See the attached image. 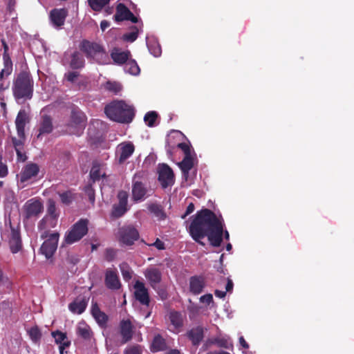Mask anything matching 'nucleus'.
<instances>
[{
    "label": "nucleus",
    "instance_id": "nucleus-1",
    "mask_svg": "<svg viewBox=\"0 0 354 354\" xmlns=\"http://www.w3.org/2000/svg\"><path fill=\"white\" fill-rule=\"evenodd\" d=\"M192 218L189 232L195 241L204 245L201 239L207 236L211 245L219 247L221 245L223 224L214 212L205 208L198 211Z\"/></svg>",
    "mask_w": 354,
    "mask_h": 354
},
{
    "label": "nucleus",
    "instance_id": "nucleus-2",
    "mask_svg": "<svg viewBox=\"0 0 354 354\" xmlns=\"http://www.w3.org/2000/svg\"><path fill=\"white\" fill-rule=\"evenodd\" d=\"M104 113L112 121L129 124L135 117V109L124 100H113L104 107Z\"/></svg>",
    "mask_w": 354,
    "mask_h": 354
},
{
    "label": "nucleus",
    "instance_id": "nucleus-3",
    "mask_svg": "<svg viewBox=\"0 0 354 354\" xmlns=\"http://www.w3.org/2000/svg\"><path fill=\"white\" fill-rule=\"evenodd\" d=\"M34 80L30 72H20L13 82L12 93L16 100H30L33 95Z\"/></svg>",
    "mask_w": 354,
    "mask_h": 354
},
{
    "label": "nucleus",
    "instance_id": "nucleus-4",
    "mask_svg": "<svg viewBox=\"0 0 354 354\" xmlns=\"http://www.w3.org/2000/svg\"><path fill=\"white\" fill-rule=\"evenodd\" d=\"M80 50L84 53L88 59H93L100 64L104 63L102 59L107 55L104 48L96 42L83 39L79 46Z\"/></svg>",
    "mask_w": 354,
    "mask_h": 354
},
{
    "label": "nucleus",
    "instance_id": "nucleus-5",
    "mask_svg": "<svg viewBox=\"0 0 354 354\" xmlns=\"http://www.w3.org/2000/svg\"><path fill=\"white\" fill-rule=\"evenodd\" d=\"M88 220L81 218L74 223L64 235V242L71 245L81 240L88 232Z\"/></svg>",
    "mask_w": 354,
    "mask_h": 354
},
{
    "label": "nucleus",
    "instance_id": "nucleus-6",
    "mask_svg": "<svg viewBox=\"0 0 354 354\" xmlns=\"http://www.w3.org/2000/svg\"><path fill=\"white\" fill-rule=\"evenodd\" d=\"M48 232H45L42 235L41 238L48 239L42 243L40 251L47 259L52 257L57 248L58 241L59 238V234L58 232L51 233L48 236Z\"/></svg>",
    "mask_w": 354,
    "mask_h": 354
},
{
    "label": "nucleus",
    "instance_id": "nucleus-7",
    "mask_svg": "<svg viewBox=\"0 0 354 354\" xmlns=\"http://www.w3.org/2000/svg\"><path fill=\"white\" fill-rule=\"evenodd\" d=\"M142 178V174L136 173L132 179V198L136 202L143 201L147 195L148 189Z\"/></svg>",
    "mask_w": 354,
    "mask_h": 354
},
{
    "label": "nucleus",
    "instance_id": "nucleus-8",
    "mask_svg": "<svg viewBox=\"0 0 354 354\" xmlns=\"http://www.w3.org/2000/svg\"><path fill=\"white\" fill-rule=\"evenodd\" d=\"M120 241L127 245H131L139 237L138 230L133 225H124L119 229Z\"/></svg>",
    "mask_w": 354,
    "mask_h": 354
},
{
    "label": "nucleus",
    "instance_id": "nucleus-9",
    "mask_svg": "<svg viewBox=\"0 0 354 354\" xmlns=\"http://www.w3.org/2000/svg\"><path fill=\"white\" fill-rule=\"evenodd\" d=\"M135 146L130 141L122 142L116 148L115 156L120 165L124 164L134 153Z\"/></svg>",
    "mask_w": 354,
    "mask_h": 354
},
{
    "label": "nucleus",
    "instance_id": "nucleus-10",
    "mask_svg": "<svg viewBox=\"0 0 354 354\" xmlns=\"http://www.w3.org/2000/svg\"><path fill=\"white\" fill-rule=\"evenodd\" d=\"M118 203L113 206L111 216L113 218L122 216L128 210V194L125 191H120L118 194Z\"/></svg>",
    "mask_w": 354,
    "mask_h": 354
},
{
    "label": "nucleus",
    "instance_id": "nucleus-11",
    "mask_svg": "<svg viewBox=\"0 0 354 354\" xmlns=\"http://www.w3.org/2000/svg\"><path fill=\"white\" fill-rule=\"evenodd\" d=\"M104 284L106 287L111 290H118L121 286V282L115 268H107L104 273Z\"/></svg>",
    "mask_w": 354,
    "mask_h": 354
},
{
    "label": "nucleus",
    "instance_id": "nucleus-12",
    "mask_svg": "<svg viewBox=\"0 0 354 354\" xmlns=\"http://www.w3.org/2000/svg\"><path fill=\"white\" fill-rule=\"evenodd\" d=\"M44 209L43 204L39 200L30 199L24 205L25 218L28 219L37 217Z\"/></svg>",
    "mask_w": 354,
    "mask_h": 354
},
{
    "label": "nucleus",
    "instance_id": "nucleus-13",
    "mask_svg": "<svg viewBox=\"0 0 354 354\" xmlns=\"http://www.w3.org/2000/svg\"><path fill=\"white\" fill-rule=\"evenodd\" d=\"M9 224L11 230L9 246L12 253L16 254L19 252L22 248L19 226L17 225L16 227H13L10 220L9 221Z\"/></svg>",
    "mask_w": 354,
    "mask_h": 354
},
{
    "label": "nucleus",
    "instance_id": "nucleus-14",
    "mask_svg": "<svg viewBox=\"0 0 354 354\" xmlns=\"http://www.w3.org/2000/svg\"><path fill=\"white\" fill-rule=\"evenodd\" d=\"M134 297L140 304L146 306H149L150 297L148 289L145 287L143 282L136 281L134 286Z\"/></svg>",
    "mask_w": 354,
    "mask_h": 354
},
{
    "label": "nucleus",
    "instance_id": "nucleus-15",
    "mask_svg": "<svg viewBox=\"0 0 354 354\" xmlns=\"http://www.w3.org/2000/svg\"><path fill=\"white\" fill-rule=\"evenodd\" d=\"M30 122V117L25 109H21L15 119V126L19 138H26L25 127Z\"/></svg>",
    "mask_w": 354,
    "mask_h": 354
},
{
    "label": "nucleus",
    "instance_id": "nucleus-16",
    "mask_svg": "<svg viewBox=\"0 0 354 354\" xmlns=\"http://www.w3.org/2000/svg\"><path fill=\"white\" fill-rule=\"evenodd\" d=\"M158 180L162 188L165 189L174 183L173 170L167 165H162L158 172Z\"/></svg>",
    "mask_w": 354,
    "mask_h": 354
},
{
    "label": "nucleus",
    "instance_id": "nucleus-17",
    "mask_svg": "<svg viewBox=\"0 0 354 354\" xmlns=\"http://www.w3.org/2000/svg\"><path fill=\"white\" fill-rule=\"evenodd\" d=\"M39 172V167L34 162L26 164L20 172V182L26 183L36 177Z\"/></svg>",
    "mask_w": 354,
    "mask_h": 354
},
{
    "label": "nucleus",
    "instance_id": "nucleus-18",
    "mask_svg": "<svg viewBox=\"0 0 354 354\" xmlns=\"http://www.w3.org/2000/svg\"><path fill=\"white\" fill-rule=\"evenodd\" d=\"M144 275L153 289H156L162 281V272L155 267L147 268L144 272Z\"/></svg>",
    "mask_w": 354,
    "mask_h": 354
},
{
    "label": "nucleus",
    "instance_id": "nucleus-19",
    "mask_svg": "<svg viewBox=\"0 0 354 354\" xmlns=\"http://www.w3.org/2000/svg\"><path fill=\"white\" fill-rule=\"evenodd\" d=\"M67 15L66 9L54 8L50 11L49 17L52 24L56 28H59L64 24Z\"/></svg>",
    "mask_w": 354,
    "mask_h": 354
},
{
    "label": "nucleus",
    "instance_id": "nucleus-20",
    "mask_svg": "<svg viewBox=\"0 0 354 354\" xmlns=\"http://www.w3.org/2000/svg\"><path fill=\"white\" fill-rule=\"evenodd\" d=\"M120 334L122 337V343L129 342L133 334V326L129 319H122L119 325Z\"/></svg>",
    "mask_w": 354,
    "mask_h": 354
},
{
    "label": "nucleus",
    "instance_id": "nucleus-21",
    "mask_svg": "<svg viewBox=\"0 0 354 354\" xmlns=\"http://www.w3.org/2000/svg\"><path fill=\"white\" fill-rule=\"evenodd\" d=\"M53 130V120L50 115H44L41 116L38 129L39 133L37 138L40 139L44 135L50 134Z\"/></svg>",
    "mask_w": 354,
    "mask_h": 354
},
{
    "label": "nucleus",
    "instance_id": "nucleus-22",
    "mask_svg": "<svg viewBox=\"0 0 354 354\" xmlns=\"http://www.w3.org/2000/svg\"><path fill=\"white\" fill-rule=\"evenodd\" d=\"M186 336L193 346H198L204 338V328L201 326L193 327L187 330Z\"/></svg>",
    "mask_w": 354,
    "mask_h": 354
},
{
    "label": "nucleus",
    "instance_id": "nucleus-23",
    "mask_svg": "<svg viewBox=\"0 0 354 354\" xmlns=\"http://www.w3.org/2000/svg\"><path fill=\"white\" fill-rule=\"evenodd\" d=\"M86 117L85 114L77 109H73L71 111L69 125L84 128L86 124Z\"/></svg>",
    "mask_w": 354,
    "mask_h": 354
},
{
    "label": "nucleus",
    "instance_id": "nucleus-24",
    "mask_svg": "<svg viewBox=\"0 0 354 354\" xmlns=\"http://www.w3.org/2000/svg\"><path fill=\"white\" fill-rule=\"evenodd\" d=\"M205 286V281L203 276H193L189 279V291L195 295L201 294Z\"/></svg>",
    "mask_w": 354,
    "mask_h": 354
},
{
    "label": "nucleus",
    "instance_id": "nucleus-25",
    "mask_svg": "<svg viewBox=\"0 0 354 354\" xmlns=\"http://www.w3.org/2000/svg\"><path fill=\"white\" fill-rule=\"evenodd\" d=\"M103 164H101L98 161H93L92 167L90 170L89 176L92 183H95L99 181L101 178H105L106 177V173L103 171Z\"/></svg>",
    "mask_w": 354,
    "mask_h": 354
},
{
    "label": "nucleus",
    "instance_id": "nucleus-26",
    "mask_svg": "<svg viewBox=\"0 0 354 354\" xmlns=\"http://www.w3.org/2000/svg\"><path fill=\"white\" fill-rule=\"evenodd\" d=\"M51 335L55 338V343L59 344L60 354H64V349L71 345V341L68 339L66 333L57 330L53 331Z\"/></svg>",
    "mask_w": 354,
    "mask_h": 354
},
{
    "label": "nucleus",
    "instance_id": "nucleus-27",
    "mask_svg": "<svg viewBox=\"0 0 354 354\" xmlns=\"http://www.w3.org/2000/svg\"><path fill=\"white\" fill-rule=\"evenodd\" d=\"M130 57L131 53L129 50L122 51L117 48H113L111 53V57L113 62L118 65L125 64Z\"/></svg>",
    "mask_w": 354,
    "mask_h": 354
},
{
    "label": "nucleus",
    "instance_id": "nucleus-28",
    "mask_svg": "<svg viewBox=\"0 0 354 354\" xmlns=\"http://www.w3.org/2000/svg\"><path fill=\"white\" fill-rule=\"evenodd\" d=\"M91 314L101 327L106 326L108 322V316L100 310L97 303L92 304Z\"/></svg>",
    "mask_w": 354,
    "mask_h": 354
},
{
    "label": "nucleus",
    "instance_id": "nucleus-29",
    "mask_svg": "<svg viewBox=\"0 0 354 354\" xmlns=\"http://www.w3.org/2000/svg\"><path fill=\"white\" fill-rule=\"evenodd\" d=\"M169 320L174 330H179L183 326L184 319L182 313L178 311L171 310L169 313Z\"/></svg>",
    "mask_w": 354,
    "mask_h": 354
},
{
    "label": "nucleus",
    "instance_id": "nucleus-30",
    "mask_svg": "<svg viewBox=\"0 0 354 354\" xmlns=\"http://www.w3.org/2000/svg\"><path fill=\"white\" fill-rule=\"evenodd\" d=\"M131 10L122 3H120L116 6V12L113 16L114 20L117 22L127 21Z\"/></svg>",
    "mask_w": 354,
    "mask_h": 354
},
{
    "label": "nucleus",
    "instance_id": "nucleus-31",
    "mask_svg": "<svg viewBox=\"0 0 354 354\" xmlns=\"http://www.w3.org/2000/svg\"><path fill=\"white\" fill-rule=\"evenodd\" d=\"M178 166L181 169L183 176L187 179L189 171L194 167V158L192 155L185 156L183 160L178 163Z\"/></svg>",
    "mask_w": 354,
    "mask_h": 354
},
{
    "label": "nucleus",
    "instance_id": "nucleus-32",
    "mask_svg": "<svg viewBox=\"0 0 354 354\" xmlns=\"http://www.w3.org/2000/svg\"><path fill=\"white\" fill-rule=\"evenodd\" d=\"M86 306L87 301L85 299H77L69 304L68 308L72 313L80 315L86 310Z\"/></svg>",
    "mask_w": 354,
    "mask_h": 354
},
{
    "label": "nucleus",
    "instance_id": "nucleus-33",
    "mask_svg": "<svg viewBox=\"0 0 354 354\" xmlns=\"http://www.w3.org/2000/svg\"><path fill=\"white\" fill-rule=\"evenodd\" d=\"M84 63V59L80 52L75 51L72 54L70 66L73 69H79L83 68Z\"/></svg>",
    "mask_w": 354,
    "mask_h": 354
},
{
    "label": "nucleus",
    "instance_id": "nucleus-34",
    "mask_svg": "<svg viewBox=\"0 0 354 354\" xmlns=\"http://www.w3.org/2000/svg\"><path fill=\"white\" fill-rule=\"evenodd\" d=\"M167 348V344L165 339L160 335H157L154 337L151 350L153 352H158L165 351Z\"/></svg>",
    "mask_w": 354,
    "mask_h": 354
},
{
    "label": "nucleus",
    "instance_id": "nucleus-35",
    "mask_svg": "<svg viewBox=\"0 0 354 354\" xmlns=\"http://www.w3.org/2000/svg\"><path fill=\"white\" fill-rule=\"evenodd\" d=\"M77 334L85 340H91L93 333L90 328L86 324H80L77 328Z\"/></svg>",
    "mask_w": 354,
    "mask_h": 354
},
{
    "label": "nucleus",
    "instance_id": "nucleus-36",
    "mask_svg": "<svg viewBox=\"0 0 354 354\" xmlns=\"http://www.w3.org/2000/svg\"><path fill=\"white\" fill-rule=\"evenodd\" d=\"M124 70L133 75H137L140 73V69L137 62L134 59L129 58L125 63Z\"/></svg>",
    "mask_w": 354,
    "mask_h": 354
},
{
    "label": "nucleus",
    "instance_id": "nucleus-37",
    "mask_svg": "<svg viewBox=\"0 0 354 354\" xmlns=\"http://www.w3.org/2000/svg\"><path fill=\"white\" fill-rule=\"evenodd\" d=\"M148 209L158 219L164 220L166 218V214L160 205L153 203L149 206Z\"/></svg>",
    "mask_w": 354,
    "mask_h": 354
},
{
    "label": "nucleus",
    "instance_id": "nucleus-38",
    "mask_svg": "<svg viewBox=\"0 0 354 354\" xmlns=\"http://www.w3.org/2000/svg\"><path fill=\"white\" fill-rule=\"evenodd\" d=\"M109 2L110 0H88L89 6L95 12H100Z\"/></svg>",
    "mask_w": 354,
    "mask_h": 354
},
{
    "label": "nucleus",
    "instance_id": "nucleus-39",
    "mask_svg": "<svg viewBox=\"0 0 354 354\" xmlns=\"http://www.w3.org/2000/svg\"><path fill=\"white\" fill-rule=\"evenodd\" d=\"M60 200L63 204L69 205L75 199V194L71 190H67L63 192H58Z\"/></svg>",
    "mask_w": 354,
    "mask_h": 354
},
{
    "label": "nucleus",
    "instance_id": "nucleus-40",
    "mask_svg": "<svg viewBox=\"0 0 354 354\" xmlns=\"http://www.w3.org/2000/svg\"><path fill=\"white\" fill-rule=\"evenodd\" d=\"M147 46L149 48V52L154 56V57H159L160 56L162 53V50L160 45L158 44V42L156 40H151L147 43Z\"/></svg>",
    "mask_w": 354,
    "mask_h": 354
},
{
    "label": "nucleus",
    "instance_id": "nucleus-41",
    "mask_svg": "<svg viewBox=\"0 0 354 354\" xmlns=\"http://www.w3.org/2000/svg\"><path fill=\"white\" fill-rule=\"evenodd\" d=\"M157 118L158 113L156 111H149L145 114L144 120L148 127H152L155 126V122Z\"/></svg>",
    "mask_w": 354,
    "mask_h": 354
},
{
    "label": "nucleus",
    "instance_id": "nucleus-42",
    "mask_svg": "<svg viewBox=\"0 0 354 354\" xmlns=\"http://www.w3.org/2000/svg\"><path fill=\"white\" fill-rule=\"evenodd\" d=\"M104 88L106 90L115 94L118 93L122 90L121 84L116 82H107L104 85Z\"/></svg>",
    "mask_w": 354,
    "mask_h": 354
},
{
    "label": "nucleus",
    "instance_id": "nucleus-43",
    "mask_svg": "<svg viewBox=\"0 0 354 354\" xmlns=\"http://www.w3.org/2000/svg\"><path fill=\"white\" fill-rule=\"evenodd\" d=\"M132 31L123 35V39L128 42H133L138 36V28L137 26L131 27Z\"/></svg>",
    "mask_w": 354,
    "mask_h": 354
},
{
    "label": "nucleus",
    "instance_id": "nucleus-44",
    "mask_svg": "<svg viewBox=\"0 0 354 354\" xmlns=\"http://www.w3.org/2000/svg\"><path fill=\"white\" fill-rule=\"evenodd\" d=\"M120 271L124 280L129 281L132 277V271L128 263H122L120 265Z\"/></svg>",
    "mask_w": 354,
    "mask_h": 354
},
{
    "label": "nucleus",
    "instance_id": "nucleus-45",
    "mask_svg": "<svg viewBox=\"0 0 354 354\" xmlns=\"http://www.w3.org/2000/svg\"><path fill=\"white\" fill-rule=\"evenodd\" d=\"M47 212L53 219H56L58 217V214L56 213L55 203L52 199H49L48 201Z\"/></svg>",
    "mask_w": 354,
    "mask_h": 354
},
{
    "label": "nucleus",
    "instance_id": "nucleus-46",
    "mask_svg": "<svg viewBox=\"0 0 354 354\" xmlns=\"http://www.w3.org/2000/svg\"><path fill=\"white\" fill-rule=\"evenodd\" d=\"M30 339L34 342H37L41 337L40 330L37 327H32L28 331Z\"/></svg>",
    "mask_w": 354,
    "mask_h": 354
},
{
    "label": "nucleus",
    "instance_id": "nucleus-47",
    "mask_svg": "<svg viewBox=\"0 0 354 354\" xmlns=\"http://www.w3.org/2000/svg\"><path fill=\"white\" fill-rule=\"evenodd\" d=\"M142 346L138 344L133 345L127 347L124 352V354H142Z\"/></svg>",
    "mask_w": 354,
    "mask_h": 354
},
{
    "label": "nucleus",
    "instance_id": "nucleus-48",
    "mask_svg": "<svg viewBox=\"0 0 354 354\" xmlns=\"http://www.w3.org/2000/svg\"><path fill=\"white\" fill-rule=\"evenodd\" d=\"M84 190L88 196L89 201L93 203L95 202V189L93 188V183H91L87 185Z\"/></svg>",
    "mask_w": 354,
    "mask_h": 354
},
{
    "label": "nucleus",
    "instance_id": "nucleus-49",
    "mask_svg": "<svg viewBox=\"0 0 354 354\" xmlns=\"http://www.w3.org/2000/svg\"><path fill=\"white\" fill-rule=\"evenodd\" d=\"M4 67L1 70L2 73H4L6 76H8L12 71V63L11 59H3Z\"/></svg>",
    "mask_w": 354,
    "mask_h": 354
},
{
    "label": "nucleus",
    "instance_id": "nucleus-50",
    "mask_svg": "<svg viewBox=\"0 0 354 354\" xmlns=\"http://www.w3.org/2000/svg\"><path fill=\"white\" fill-rule=\"evenodd\" d=\"M26 138H19L17 139L16 138H12V142L14 145L15 149H24V140Z\"/></svg>",
    "mask_w": 354,
    "mask_h": 354
},
{
    "label": "nucleus",
    "instance_id": "nucleus-51",
    "mask_svg": "<svg viewBox=\"0 0 354 354\" xmlns=\"http://www.w3.org/2000/svg\"><path fill=\"white\" fill-rule=\"evenodd\" d=\"M116 255V251L113 248H107L105 251V259L107 261H112Z\"/></svg>",
    "mask_w": 354,
    "mask_h": 354
},
{
    "label": "nucleus",
    "instance_id": "nucleus-52",
    "mask_svg": "<svg viewBox=\"0 0 354 354\" xmlns=\"http://www.w3.org/2000/svg\"><path fill=\"white\" fill-rule=\"evenodd\" d=\"M177 147L183 151L185 156L192 155L190 147L186 142L178 143Z\"/></svg>",
    "mask_w": 354,
    "mask_h": 354
},
{
    "label": "nucleus",
    "instance_id": "nucleus-53",
    "mask_svg": "<svg viewBox=\"0 0 354 354\" xmlns=\"http://www.w3.org/2000/svg\"><path fill=\"white\" fill-rule=\"evenodd\" d=\"M80 75V73L78 72L73 71V72H68L65 75V77L66 80L70 82H74L76 79Z\"/></svg>",
    "mask_w": 354,
    "mask_h": 354
},
{
    "label": "nucleus",
    "instance_id": "nucleus-54",
    "mask_svg": "<svg viewBox=\"0 0 354 354\" xmlns=\"http://www.w3.org/2000/svg\"><path fill=\"white\" fill-rule=\"evenodd\" d=\"M1 43L3 47V59H11L8 54V46L4 39L1 40Z\"/></svg>",
    "mask_w": 354,
    "mask_h": 354
},
{
    "label": "nucleus",
    "instance_id": "nucleus-55",
    "mask_svg": "<svg viewBox=\"0 0 354 354\" xmlns=\"http://www.w3.org/2000/svg\"><path fill=\"white\" fill-rule=\"evenodd\" d=\"M200 301L202 303H205L207 305L213 301V296L212 294H206L201 297Z\"/></svg>",
    "mask_w": 354,
    "mask_h": 354
},
{
    "label": "nucleus",
    "instance_id": "nucleus-56",
    "mask_svg": "<svg viewBox=\"0 0 354 354\" xmlns=\"http://www.w3.org/2000/svg\"><path fill=\"white\" fill-rule=\"evenodd\" d=\"M8 175V167L7 165L1 162V158L0 157V177L3 178Z\"/></svg>",
    "mask_w": 354,
    "mask_h": 354
},
{
    "label": "nucleus",
    "instance_id": "nucleus-57",
    "mask_svg": "<svg viewBox=\"0 0 354 354\" xmlns=\"http://www.w3.org/2000/svg\"><path fill=\"white\" fill-rule=\"evenodd\" d=\"M194 211V205L191 203L187 207L185 212L181 216L182 219H185L188 215L192 214Z\"/></svg>",
    "mask_w": 354,
    "mask_h": 354
},
{
    "label": "nucleus",
    "instance_id": "nucleus-58",
    "mask_svg": "<svg viewBox=\"0 0 354 354\" xmlns=\"http://www.w3.org/2000/svg\"><path fill=\"white\" fill-rule=\"evenodd\" d=\"M17 156V160L24 162L26 160L27 157L24 153L22 152L23 149H15Z\"/></svg>",
    "mask_w": 354,
    "mask_h": 354
},
{
    "label": "nucleus",
    "instance_id": "nucleus-59",
    "mask_svg": "<svg viewBox=\"0 0 354 354\" xmlns=\"http://www.w3.org/2000/svg\"><path fill=\"white\" fill-rule=\"evenodd\" d=\"M155 246L158 250H164L165 249V243L160 241L159 239H157L156 241L151 245Z\"/></svg>",
    "mask_w": 354,
    "mask_h": 354
},
{
    "label": "nucleus",
    "instance_id": "nucleus-60",
    "mask_svg": "<svg viewBox=\"0 0 354 354\" xmlns=\"http://www.w3.org/2000/svg\"><path fill=\"white\" fill-rule=\"evenodd\" d=\"M233 286L234 284L232 281L230 279L227 278V284L225 286V292H231L233 289Z\"/></svg>",
    "mask_w": 354,
    "mask_h": 354
},
{
    "label": "nucleus",
    "instance_id": "nucleus-61",
    "mask_svg": "<svg viewBox=\"0 0 354 354\" xmlns=\"http://www.w3.org/2000/svg\"><path fill=\"white\" fill-rule=\"evenodd\" d=\"M214 295L216 297H218V298H221V299H223L225 297L226 295V292L225 291H223V290H216L214 291Z\"/></svg>",
    "mask_w": 354,
    "mask_h": 354
},
{
    "label": "nucleus",
    "instance_id": "nucleus-62",
    "mask_svg": "<svg viewBox=\"0 0 354 354\" xmlns=\"http://www.w3.org/2000/svg\"><path fill=\"white\" fill-rule=\"evenodd\" d=\"M240 345L245 349L249 348V344L246 342L243 337H239Z\"/></svg>",
    "mask_w": 354,
    "mask_h": 354
},
{
    "label": "nucleus",
    "instance_id": "nucleus-63",
    "mask_svg": "<svg viewBox=\"0 0 354 354\" xmlns=\"http://www.w3.org/2000/svg\"><path fill=\"white\" fill-rule=\"evenodd\" d=\"M110 26V23L106 20H102L100 23V28L102 31H104Z\"/></svg>",
    "mask_w": 354,
    "mask_h": 354
},
{
    "label": "nucleus",
    "instance_id": "nucleus-64",
    "mask_svg": "<svg viewBox=\"0 0 354 354\" xmlns=\"http://www.w3.org/2000/svg\"><path fill=\"white\" fill-rule=\"evenodd\" d=\"M127 21H131L132 23H138V18L131 12L130 15H129L128 19Z\"/></svg>",
    "mask_w": 354,
    "mask_h": 354
}]
</instances>
